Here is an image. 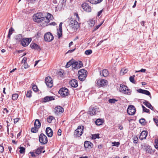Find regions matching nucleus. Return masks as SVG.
I'll return each mask as SVG.
<instances>
[{
  "label": "nucleus",
  "mask_w": 158,
  "mask_h": 158,
  "mask_svg": "<svg viewBox=\"0 0 158 158\" xmlns=\"http://www.w3.org/2000/svg\"><path fill=\"white\" fill-rule=\"evenodd\" d=\"M32 88L33 90L35 92H36L38 91V89L37 86L35 85H32Z\"/></svg>",
  "instance_id": "52"
},
{
  "label": "nucleus",
  "mask_w": 158,
  "mask_h": 158,
  "mask_svg": "<svg viewBox=\"0 0 158 158\" xmlns=\"http://www.w3.org/2000/svg\"><path fill=\"white\" fill-rule=\"evenodd\" d=\"M112 144H113V146H116L117 147H118L120 144V143L119 142H112Z\"/></svg>",
  "instance_id": "46"
},
{
  "label": "nucleus",
  "mask_w": 158,
  "mask_h": 158,
  "mask_svg": "<svg viewBox=\"0 0 158 158\" xmlns=\"http://www.w3.org/2000/svg\"><path fill=\"white\" fill-rule=\"evenodd\" d=\"M77 66L76 65V61H73L72 64V67L73 68V69H77Z\"/></svg>",
  "instance_id": "48"
},
{
  "label": "nucleus",
  "mask_w": 158,
  "mask_h": 158,
  "mask_svg": "<svg viewBox=\"0 0 158 158\" xmlns=\"http://www.w3.org/2000/svg\"><path fill=\"white\" fill-rule=\"evenodd\" d=\"M53 119V117L52 116H49L48 118H47V121L49 123H51Z\"/></svg>",
  "instance_id": "50"
},
{
  "label": "nucleus",
  "mask_w": 158,
  "mask_h": 158,
  "mask_svg": "<svg viewBox=\"0 0 158 158\" xmlns=\"http://www.w3.org/2000/svg\"><path fill=\"white\" fill-rule=\"evenodd\" d=\"M135 108L134 106L130 105L128 107L127 112L129 115H133L135 114Z\"/></svg>",
  "instance_id": "10"
},
{
  "label": "nucleus",
  "mask_w": 158,
  "mask_h": 158,
  "mask_svg": "<svg viewBox=\"0 0 158 158\" xmlns=\"http://www.w3.org/2000/svg\"><path fill=\"white\" fill-rule=\"evenodd\" d=\"M142 107L143 109V111L145 112L149 113V110L148 109H147L144 106L142 105Z\"/></svg>",
  "instance_id": "45"
},
{
  "label": "nucleus",
  "mask_w": 158,
  "mask_h": 158,
  "mask_svg": "<svg viewBox=\"0 0 158 158\" xmlns=\"http://www.w3.org/2000/svg\"><path fill=\"white\" fill-rule=\"evenodd\" d=\"M10 125V123H8L7 125V132H9V127Z\"/></svg>",
  "instance_id": "63"
},
{
  "label": "nucleus",
  "mask_w": 158,
  "mask_h": 158,
  "mask_svg": "<svg viewBox=\"0 0 158 158\" xmlns=\"http://www.w3.org/2000/svg\"><path fill=\"white\" fill-rule=\"evenodd\" d=\"M57 35L59 38H60L62 35V29H59L58 30Z\"/></svg>",
  "instance_id": "38"
},
{
  "label": "nucleus",
  "mask_w": 158,
  "mask_h": 158,
  "mask_svg": "<svg viewBox=\"0 0 158 158\" xmlns=\"http://www.w3.org/2000/svg\"><path fill=\"white\" fill-rule=\"evenodd\" d=\"M45 82L48 87L51 88L53 86V81L52 78L48 76L45 78Z\"/></svg>",
  "instance_id": "12"
},
{
  "label": "nucleus",
  "mask_w": 158,
  "mask_h": 158,
  "mask_svg": "<svg viewBox=\"0 0 158 158\" xmlns=\"http://www.w3.org/2000/svg\"><path fill=\"white\" fill-rule=\"evenodd\" d=\"M43 18L44 17L41 16L40 13L35 14L33 17V20L35 22L38 23L43 22V24H44V21Z\"/></svg>",
  "instance_id": "4"
},
{
  "label": "nucleus",
  "mask_w": 158,
  "mask_h": 158,
  "mask_svg": "<svg viewBox=\"0 0 158 158\" xmlns=\"http://www.w3.org/2000/svg\"><path fill=\"white\" fill-rule=\"evenodd\" d=\"M77 69H78L82 67L83 66V64L82 62L81 61H76Z\"/></svg>",
  "instance_id": "28"
},
{
  "label": "nucleus",
  "mask_w": 158,
  "mask_h": 158,
  "mask_svg": "<svg viewBox=\"0 0 158 158\" xmlns=\"http://www.w3.org/2000/svg\"><path fill=\"white\" fill-rule=\"evenodd\" d=\"M31 91L29 90V91H28L27 92V94H26L27 97H28V98H30V97H31Z\"/></svg>",
  "instance_id": "49"
},
{
  "label": "nucleus",
  "mask_w": 158,
  "mask_h": 158,
  "mask_svg": "<svg viewBox=\"0 0 158 158\" xmlns=\"http://www.w3.org/2000/svg\"><path fill=\"white\" fill-rule=\"evenodd\" d=\"M98 111V109L97 108L91 106L89 108V113L90 115H92L95 114Z\"/></svg>",
  "instance_id": "15"
},
{
  "label": "nucleus",
  "mask_w": 158,
  "mask_h": 158,
  "mask_svg": "<svg viewBox=\"0 0 158 158\" xmlns=\"http://www.w3.org/2000/svg\"><path fill=\"white\" fill-rule=\"evenodd\" d=\"M46 132L47 135L48 137H52L53 134V132L51 129L49 127H48L46 130Z\"/></svg>",
  "instance_id": "18"
},
{
  "label": "nucleus",
  "mask_w": 158,
  "mask_h": 158,
  "mask_svg": "<svg viewBox=\"0 0 158 158\" xmlns=\"http://www.w3.org/2000/svg\"><path fill=\"white\" fill-rule=\"evenodd\" d=\"M103 123L102 120L100 119H97L95 121V123L97 125H100Z\"/></svg>",
  "instance_id": "33"
},
{
  "label": "nucleus",
  "mask_w": 158,
  "mask_h": 158,
  "mask_svg": "<svg viewBox=\"0 0 158 158\" xmlns=\"http://www.w3.org/2000/svg\"><path fill=\"white\" fill-rule=\"evenodd\" d=\"M30 47L32 49L38 50L40 49L38 45L35 43H32L30 45Z\"/></svg>",
  "instance_id": "26"
},
{
  "label": "nucleus",
  "mask_w": 158,
  "mask_h": 158,
  "mask_svg": "<svg viewBox=\"0 0 158 158\" xmlns=\"http://www.w3.org/2000/svg\"><path fill=\"white\" fill-rule=\"evenodd\" d=\"M8 112L9 111L6 108H4L3 109V113H8Z\"/></svg>",
  "instance_id": "59"
},
{
  "label": "nucleus",
  "mask_w": 158,
  "mask_h": 158,
  "mask_svg": "<svg viewBox=\"0 0 158 158\" xmlns=\"http://www.w3.org/2000/svg\"><path fill=\"white\" fill-rule=\"evenodd\" d=\"M146 151L147 153L152 154L153 151L150 146H147L146 148Z\"/></svg>",
  "instance_id": "29"
},
{
  "label": "nucleus",
  "mask_w": 158,
  "mask_h": 158,
  "mask_svg": "<svg viewBox=\"0 0 158 158\" xmlns=\"http://www.w3.org/2000/svg\"><path fill=\"white\" fill-rule=\"evenodd\" d=\"M103 23V22L99 24V25L96 26L95 28H94V31H96L97 29H98L102 24Z\"/></svg>",
  "instance_id": "51"
},
{
  "label": "nucleus",
  "mask_w": 158,
  "mask_h": 158,
  "mask_svg": "<svg viewBox=\"0 0 158 158\" xmlns=\"http://www.w3.org/2000/svg\"><path fill=\"white\" fill-rule=\"evenodd\" d=\"M119 91L120 92L127 95H130L131 93V90L128 89L127 86L123 85H120Z\"/></svg>",
  "instance_id": "3"
},
{
  "label": "nucleus",
  "mask_w": 158,
  "mask_h": 158,
  "mask_svg": "<svg viewBox=\"0 0 158 158\" xmlns=\"http://www.w3.org/2000/svg\"><path fill=\"white\" fill-rule=\"evenodd\" d=\"M56 23L55 22H52L50 23V25L55 26L56 25Z\"/></svg>",
  "instance_id": "64"
},
{
  "label": "nucleus",
  "mask_w": 158,
  "mask_h": 158,
  "mask_svg": "<svg viewBox=\"0 0 158 158\" xmlns=\"http://www.w3.org/2000/svg\"><path fill=\"white\" fill-rule=\"evenodd\" d=\"M69 20V27L72 31H75L79 26L78 23L75 20Z\"/></svg>",
  "instance_id": "2"
},
{
  "label": "nucleus",
  "mask_w": 158,
  "mask_h": 158,
  "mask_svg": "<svg viewBox=\"0 0 158 158\" xmlns=\"http://www.w3.org/2000/svg\"><path fill=\"white\" fill-rule=\"evenodd\" d=\"M41 126V123L38 119H36L35 120L34 123V126L39 128Z\"/></svg>",
  "instance_id": "27"
},
{
  "label": "nucleus",
  "mask_w": 158,
  "mask_h": 158,
  "mask_svg": "<svg viewBox=\"0 0 158 158\" xmlns=\"http://www.w3.org/2000/svg\"><path fill=\"white\" fill-rule=\"evenodd\" d=\"M143 103L148 108H150L152 110H153V107L151 105V104L148 102V101L145 100L144 102H143Z\"/></svg>",
  "instance_id": "23"
},
{
  "label": "nucleus",
  "mask_w": 158,
  "mask_h": 158,
  "mask_svg": "<svg viewBox=\"0 0 158 158\" xmlns=\"http://www.w3.org/2000/svg\"><path fill=\"white\" fill-rule=\"evenodd\" d=\"M154 146L156 148H158V139H156L155 140Z\"/></svg>",
  "instance_id": "41"
},
{
  "label": "nucleus",
  "mask_w": 158,
  "mask_h": 158,
  "mask_svg": "<svg viewBox=\"0 0 158 158\" xmlns=\"http://www.w3.org/2000/svg\"><path fill=\"white\" fill-rule=\"evenodd\" d=\"M59 94L62 97H64L69 94L68 89L66 88H62L60 89Z\"/></svg>",
  "instance_id": "8"
},
{
  "label": "nucleus",
  "mask_w": 158,
  "mask_h": 158,
  "mask_svg": "<svg viewBox=\"0 0 158 158\" xmlns=\"http://www.w3.org/2000/svg\"><path fill=\"white\" fill-rule=\"evenodd\" d=\"M63 71H61L58 72V76H60V77H61L63 74Z\"/></svg>",
  "instance_id": "55"
},
{
  "label": "nucleus",
  "mask_w": 158,
  "mask_h": 158,
  "mask_svg": "<svg viewBox=\"0 0 158 158\" xmlns=\"http://www.w3.org/2000/svg\"><path fill=\"white\" fill-rule=\"evenodd\" d=\"M54 100V98L52 96H47L44 98V102H47Z\"/></svg>",
  "instance_id": "22"
},
{
  "label": "nucleus",
  "mask_w": 158,
  "mask_h": 158,
  "mask_svg": "<svg viewBox=\"0 0 158 158\" xmlns=\"http://www.w3.org/2000/svg\"><path fill=\"white\" fill-rule=\"evenodd\" d=\"M92 51L91 50H88L85 52V54L87 55H89L92 53Z\"/></svg>",
  "instance_id": "44"
},
{
  "label": "nucleus",
  "mask_w": 158,
  "mask_h": 158,
  "mask_svg": "<svg viewBox=\"0 0 158 158\" xmlns=\"http://www.w3.org/2000/svg\"><path fill=\"white\" fill-rule=\"evenodd\" d=\"M107 84V81L104 79H98L97 81V84L100 87L105 86Z\"/></svg>",
  "instance_id": "11"
},
{
  "label": "nucleus",
  "mask_w": 158,
  "mask_h": 158,
  "mask_svg": "<svg viewBox=\"0 0 158 158\" xmlns=\"http://www.w3.org/2000/svg\"><path fill=\"white\" fill-rule=\"evenodd\" d=\"M39 128L34 126V127H33L31 128V131L33 133H36L38 131Z\"/></svg>",
  "instance_id": "36"
},
{
  "label": "nucleus",
  "mask_w": 158,
  "mask_h": 158,
  "mask_svg": "<svg viewBox=\"0 0 158 158\" xmlns=\"http://www.w3.org/2000/svg\"><path fill=\"white\" fill-rule=\"evenodd\" d=\"M92 138L93 139H96V138H99V134H97L92 135Z\"/></svg>",
  "instance_id": "47"
},
{
  "label": "nucleus",
  "mask_w": 158,
  "mask_h": 158,
  "mask_svg": "<svg viewBox=\"0 0 158 158\" xmlns=\"http://www.w3.org/2000/svg\"><path fill=\"white\" fill-rule=\"evenodd\" d=\"M19 152L20 153H23L25 152V149L24 148H23L22 147H20L19 148Z\"/></svg>",
  "instance_id": "43"
},
{
  "label": "nucleus",
  "mask_w": 158,
  "mask_h": 158,
  "mask_svg": "<svg viewBox=\"0 0 158 158\" xmlns=\"http://www.w3.org/2000/svg\"><path fill=\"white\" fill-rule=\"evenodd\" d=\"M128 71L127 69L123 68L122 69L120 72V74L121 75H123L125 74Z\"/></svg>",
  "instance_id": "31"
},
{
  "label": "nucleus",
  "mask_w": 158,
  "mask_h": 158,
  "mask_svg": "<svg viewBox=\"0 0 158 158\" xmlns=\"http://www.w3.org/2000/svg\"><path fill=\"white\" fill-rule=\"evenodd\" d=\"M137 91L138 92L141 94H144L147 95L149 96L150 98H152V97L151 95V94L150 92L148 91V90L143 89H139L137 90Z\"/></svg>",
  "instance_id": "16"
},
{
  "label": "nucleus",
  "mask_w": 158,
  "mask_h": 158,
  "mask_svg": "<svg viewBox=\"0 0 158 158\" xmlns=\"http://www.w3.org/2000/svg\"><path fill=\"white\" fill-rule=\"evenodd\" d=\"M19 96V95L17 94H12V99L13 100H16L17 99Z\"/></svg>",
  "instance_id": "35"
},
{
  "label": "nucleus",
  "mask_w": 158,
  "mask_h": 158,
  "mask_svg": "<svg viewBox=\"0 0 158 158\" xmlns=\"http://www.w3.org/2000/svg\"><path fill=\"white\" fill-rule=\"evenodd\" d=\"M103 10L102 9V10H100V11H99L98 12V15H97V16H99L101 15V14L102 13V11H103Z\"/></svg>",
  "instance_id": "57"
},
{
  "label": "nucleus",
  "mask_w": 158,
  "mask_h": 158,
  "mask_svg": "<svg viewBox=\"0 0 158 158\" xmlns=\"http://www.w3.org/2000/svg\"><path fill=\"white\" fill-rule=\"evenodd\" d=\"M44 149V147L41 146L40 147H39V148H38L36 150H34V151H35L34 152L37 154L39 155L41 153L42 151Z\"/></svg>",
  "instance_id": "25"
},
{
  "label": "nucleus",
  "mask_w": 158,
  "mask_h": 158,
  "mask_svg": "<svg viewBox=\"0 0 158 158\" xmlns=\"http://www.w3.org/2000/svg\"><path fill=\"white\" fill-rule=\"evenodd\" d=\"M73 60H70L67 63L66 65V68H69L70 66H72V65L73 62Z\"/></svg>",
  "instance_id": "37"
},
{
  "label": "nucleus",
  "mask_w": 158,
  "mask_h": 158,
  "mask_svg": "<svg viewBox=\"0 0 158 158\" xmlns=\"http://www.w3.org/2000/svg\"><path fill=\"white\" fill-rule=\"evenodd\" d=\"M19 118H18L14 119V123H17L19 120Z\"/></svg>",
  "instance_id": "61"
},
{
  "label": "nucleus",
  "mask_w": 158,
  "mask_h": 158,
  "mask_svg": "<svg viewBox=\"0 0 158 158\" xmlns=\"http://www.w3.org/2000/svg\"><path fill=\"white\" fill-rule=\"evenodd\" d=\"M84 146L85 148H92L93 146V144L90 142L86 141L84 142Z\"/></svg>",
  "instance_id": "20"
},
{
  "label": "nucleus",
  "mask_w": 158,
  "mask_h": 158,
  "mask_svg": "<svg viewBox=\"0 0 158 158\" xmlns=\"http://www.w3.org/2000/svg\"><path fill=\"white\" fill-rule=\"evenodd\" d=\"M14 31V30L12 27H11L10 28L8 35H7V37L9 38H10V37L11 35L13 33V32Z\"/></svg>",
  "instance_id": "32"
},
{
  "label": "nucleus",
  "mask_w": 158,
  "mask_h": 158,
  "mask_svg": "<svg viewBox=\"0 0 158 158\" xmlns=\"http://www.w3.org/2000/svg\"><path fill=\"white\" fill-rule=\"evenodd\" d=\"M95 23V20L93 19H90L88 21V24L91 26H94Z\"/></svg>",
  "instance_id": "30"
},
{
  "label": "nucleus",
  "mask_w": 158,
  "mask_h": 158,
  "mask_svg": "<svg viewBox=\"0 0 158 158\" xmlns=\"http://www.w3.org/2000/svg\"><path fill=\"white\" fill-rule=\"evenodd\" d=\"M146 69H141V70L139 71H135V73L139 72H142L143 73H145L146 72Z\"/></svg>",
  "instance_id": "54"
},
{
  "label": "nucleus",
  "mask_w": 158,
  "mask_h": 158,
  "mask_svg": "<svg viewBox=\"0 0 158 158\" xmlns=\"http://www.w3.org/2000/svg\"><path fill=\"white\" fill-rule=\"evenodd\" d=\"M43 19H44V24L42 25L43 27H44L47 25V24L49 23L50 20H52L53 19V17L51 14L48 13L47 16L44 17Z\"/></svg>",
  "instance_id": "7"
},
{
  "label": "nucleus",
  "mask_w": 158,
  "mask_h": 158,
  "mask_svg": "<svg viewBox=\"0 0 158 158\" xmlns=\"http://www.w3.org/2000/svg\"><path fill=\"white\" fill-rule=\"evenodd\" d=\"M58 135H61V130L59 129L58 131Z\"/></svg>",
  "instance_id": "62"
},
{
  "label": "nucleus",
  "mask_w": 158,
  "mask_h": 158,
  "mask_svg": "<svg viewBox=\"0 0 158 158\" xmlns=\"http://www.w3.org/2000/svg\"><path fill=\"white\" fill-rule=\"evenodd\" d=\"M137 140H138L137 137L136 136H135L134 138V143H137V142H136V141H137Z\"/></svg>",
  "instance_id": "60"
},
{
  "label": "nucleus",
  "mask_w": 158,
  "mask_h": 158,
  "mask_svg": "<svg viewBox=\"0 0 158 158\" xmlns=\"http://www.w3.org/2000/svg\"><path fill=\"white\" fill-rule=\"evenodd\" d=\"M64 111V109L60 106H56L54 109V112L56 114H58L60 112H63Z\"/></svg>",
  "instance_id": "17"
},
{
  "label": "nucleus",
  "mask_w": 158,
  "mask_h": 158,
  "mask_svg": "<svg viewBox=\"0 0 158 158\" xmlns=\"http://www.w3.org/2000/svg\"><path fill=\"white\" fill-rule=\"evenodd\" d=\"M153 120L156 123V125L158 126V120L154 118H153Z\"/></svg>",
  "instance_id": "58"
},
{
  "label": "nucleus",
  "mask_w": 158,
  "mask_h": 158,
  "mask_svg": "<svg viewBox=\"0 0 158 158\" xmlns=\"http://www.w3.org/2000/svg\"><path fill=\"white\" fill-rule=\"evenodd\" d=\"M83 126H79L74 132V135L76 137H79L83 133L82 131L84 129Z\"/></svg>",
  "instance_id": "5"
},
{
  "label": "nucleus",
  "mask_w": 158,
  "mask_h": 158,
  "mask_svg": "<svg viewBox=\"0 0 158 158\" xmlns=\"http://www.w3.org/2000/svg\"><path fill=\"white\" fill-rule=\"evenodd\" d=\"M4 150V148L3 146L0 145V153L2 152Z\"/></svg>",
  "instance_id": "56"
},
{
  "label": "nucleus",
  "mask_w": 158,
  "mask_h": 158,
  "mask_svg": "<svg viewBox=\"0 0 158 158\" xmlns=\"http://www.w3.org/2000/svg\"><path fill=\"white\" fill-rule=\"evenodd\" d=\"M100 74L101 76L106 77L108 75V72L106 69H104L102 70V72H100Z\"/></svg>",
  "instance_id": "24"
},
{
  "label": "nucleus",
  "mask_w": 158,
  "mask_h": 158,
  "mask_svg": "<svg viewBox=\"0 0 158 158\" xmlns=\"http://www.w3.org/2000/svg\"><path fill=\"white\" fill-rule=\"evenodd\" d=\"M135 76V75H134L133 76H130L129 77V80L130 81L134 84L136 83V81L134 80V77Z\"/></svg>",
  "instance_id": "34"
},
{
  "label": "nucleus",
  "mask_w": 158,
  "mask_h": 158,
  "mask_svg": "<svg viewBox=\"0 0 158 158\" xmlns=\"http://www.w3.org/2000/svg\"><path fill=\"white\" fill-rule=\"evenodd\" d=\"M83 9L86 12H90L91 9L90 6L86 3H84L82 4Z\"/></svg>",
  "instance_id": "14"
},
{
  "label": "nucleus",
  "mask_w": 158,
  "mask_h": 158,
  "mask_svg": "<svg viewBox=\"0 0 158 158\" xmlns=\"http://www.w3.org/2000/svg\"><path fill=\"white\" fill-rule=\"evenodd\" d=\"M31 40V38H24L21 41V44L23 46H26L29 44Z\"/></svg>",
  "instance_id": "13"
},
{
  "label": "nucleus",
  "mask_w": 158,
  "mask_h": 158,
  "mask_svg": "<svg viewBox=\"0 0 158 158\" xmlns=\"http://www.w3.org/2000/svg\"><path fill=\"white\" fill-rule=\"evenodd\" d=\"M117 101V100L114 98L110 99L108 100L109 102L111 103H114Z\"/></svg>",
  "instance_id": "40"
},
{
  "label": "nucleus",
  "mask_w": 158,
  "mask_h": 158,
  "mask_svg": "<svg viewBox=\"0 0 158 158\" xmlns=\"http://www.w3.org/2000/svg\"><path fill=\"white\" fill-rule=\"evenodd\" d=\"M139 122L141 124L143 125H144L146 123L145 119L143 118L139 120Z\"/></svg>",
  "instance_id": "39"
},
{
  "label": "nucleus",
  "mask_w": 158,
  "mask_h": 158,
  "mask_svg": "<svg viewBox=\"0 0 158 158\" xmlns=\"http://www.w3.org/2000/svg\"><path fill=\"white\" fill-rule=\"evenodd\" d=\"M27 60V58L24 57L22 61V63L25 64Z\"/></svg>",
  "instance_id": "53"
},
{
  "label": "nucleus",
  "mask_w": 158,
  "mask_h": 158,
  "mask_svg": "<svg viewBox=\"0 0 158 158\" xmlns=\"http://www.w3.org/2000/svg\"><path fill=\"white\" fill-rule=\"evenodd\" d=\"M88 1L92 4H96L98 3L97 0H88Z\"/></svg>",
  "instance_id": "42"
},
{
  "label": "nucleus",
  "mask_w": 158,
  "mask_h": 158,
  "mask_svg": "<svg viewBox=\"0 0 158 158\" xmlns=\"http://www.w3.org/2000/svg\"><path fill=\"white\" fill-rule=\"evenodd\" d=\"M39 141L42 144H45L48 142V139L45 135L41 133L39 136Z\"/></svg>",
  "instance_id": "6"
},
{
  "label": "nucleus",
  "mask_w": 158,
  "mask_h": 158,
  "mask_svg": "<svg viewBox=\"0 0 158 158\" xmlns=\"http://www.w3.org/2000/svg\"><path fill=\"white\" fill-rule=\"evenodd\" d=\"M69 84L71 86L74 87H77L78 86L77 81L75 79H73L69 82Z\"/></svg>",
  "instance_id": "19"
},
{
  "label": "nucleus",
  "mask_w": 158,
  "mask_h": 158,
  "mask_svg": "<svg viewBox=\"0 0 158 158\" xmlns=\"http://www.w3.org/2000/svg\"><path fill=\"white\" fill-rule=\"evenodd\" d=\"M147 135V133L146 131H143L142 132L140 135L139 136V138L143 140L146 138Z\"/></svg>",
  "instance_id": "21"
},
{
  "label": "nucleus",
  "mask_w": 158,
  "mask_h": 158,
  "mask_svg": "<svg viewBox=\"0 0 158 158\" xmlns=\"http://www.w3.org/2000/svg\"><path fill=\"white\" fill-rule=\"evenodd\" d=\"M44 38L46 41L51 42L53 40L54 37L50 32H48L45 34Z\"/></svg>",
  "instance_id": "9"
},
{
  "label": "nucleus",
  "mask_w": 158,
  "mask_h": 158,
  "mask_svg": "<svg viewBox=\"0 0 158 158\" xmlns=\"http://www.w3.org/2000/svg\"><path fill=\"white\" fill-rule=\"evenodd\" d=\"M87 74L86 70L82 69L78 72V75L79 79L81 81H84L85 79Z\"/></svg>",
  "instance_id": "1"
}]
</instances>
